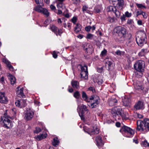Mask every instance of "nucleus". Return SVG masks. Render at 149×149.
<instances>
[{
  "mask_svg": "<svg viewBox=\"0 0 149 149\" xmlns=\"http://www.w3.org/2000/svg\"><path fill=\"white\" fill-rule=\"evenodd\" d=\"M137 130L145 133L149 131V119L145 118L143 120L137 121Z\"/></svg>",
  "mask_w": 149,
  "mask_h": 149,
  "instance_id": "1",
  "label": "nucleus"
},
{
  "mask_svg": "<svg viewBox=\"0 0 149 149\" xmlns=\"http://www.w3.org/2000/svg\"><path fill=\"white\" fill-rule=\"evenodd\" d=\"M114 31L117 34V39L120 42L124 40L127 33L126 29L121 26H118L115 27Z\"/></svg>",
  "mask_w": 149,
  "mask_h": 149,
  "instance_id": "2",
  "label": "nucleus"
},
{
  "mask_svg": "<svg viewBox=\"0 0 149 149\" xmlns=\"http://www.w3.org/2000/svg\"><path fill=\"white\" fill-rule=\"evenodd\" d=\"M136 40L138 45L140 46L146 42V35L144 31H140L137 32L136 35Z\"/></svg>",
  "mask_w": 149,
  "mask_h": 149,
  "instance_id": "3",
  "label": "nucleus"
},
{
  "mask_svg": "<svg viewBox=\"0 0 149 149\" xmlns=\"http://www.w3.org/2000/svg\"><path fill=\"white\" fill-rule=\"evenodd\" d=\"M10 118V116H8L7 113H4V116L1 118L0 121L1 124L3 127L7 129L11 127L12 126L11 125V121L9 119Z\"/></svg>",
  "mask_w": 149,
  "mask_h": 149,
  "instance_id": "4",
  "label": "nucleus"
},
{
  "mask_svg": "<svg viewBox=\"0 0 149 149\" xmlns=\"http://www.w3.org/2000/svg\"><path fill=\"white\" fill-rule=\"evenodd\" d=\"M145 66V62L141 60L137 61L134 65V69L139 72L140 77L142 76V72L144 71Z\"/></svg>",
  "mask_w": 149,
  "mask_h": 149,
  "instance_id": "5",
  "label": "nucleus"
},
{
  "mask_svg": "<svg viewBox=\"0 0 149 149\" xmlns=\"http://www.w3.org/2000/svg\"><path fill=\"white\" fill-rule=\"evenodd\" d=\"M120 132L122 133H124L126 136L128 137H132L134 133L132 129L126 126L122 127Z\"/></svg>",
  "mask_w": 149,
  "mask_h": 149,
  "instance_id": "6",
  "label": "nucleus"
},
{
  "mask_svg": "<svg viewBox=\"0 0 149 149\" xmlns=\"http://www.w3.org/2000/svg\"><path fill=\"white\" fill-rule=\"evenodd\" d=\"M88 102H91V107L93 108L96 107L100 102L99 97L97 95H92L89 100H87Z\"/></svg>",
  "mask_w": 149,
  "mask_h": 149,
  "instance_id": "7",
  "label": "nucleus"
},
{
  "mask_svg": "<svg viewBox=\"0 0 149 149\" xmlns=\"http://www.w3.org/2000/svg\"><path fill=\"white\" fill-rule=\"evenodd\" d=\"M107 11L108 12H113L115 14L116 17L118 18H119L120 15L121 11L116 8V6H109L107 8Z\"/></svg>",
  "mask_w": 149,
  "mask_h": 149,
  "instance_id": "8",
  "label": "nucleus"
},
{
  "mask_svg": "<svg viewBox=\"0 0 149 149\" xmlns=\"http://www.w3.org/2000/svg\"><path fill=\"white\" fill-rule=\"evenodd\" d=\"M34 112L31 110L29 109L27 110L25 113V119L27 120H31L33 117Z\"/></svg>",
  "mask_w": 149,
  "mask_h": 149,
  "instance_id": "9",
  "label": "nucleus"
},
{
  "mask_svg": "<svg viewBox=\"0 0 149 149\" xmlns=\"http://www.w3.org/2000/svg\"><path fill=\"white\" fill-rule=\"evenodd\" d=\"M84 49L87 53L91 54L92 53L93 51V48L91 45L88 43L86 44L84 47Z\"/></svg>",
  "mask_w": 149,
  "mask_h": 149,
  "instance_id": "10",
  "label": "nucleus"
},
{
  "mask_svg": "<svg viewBox=\"0 0 149 149\" xmlns=\"http://www.w3.org/2000/svg\"><path fill=\"white\" fill-rule=\"evenodd\" d=\"M113 61L111 59L106 60L105 66L107 70H111L113 68Z\"/></svg>",
  "mask_w": 149,
  "mask_h": 149,
  "instance_id": "11",
  "label": "nucleus"
},
{
  "mask_svg": "<svg viewBox=\"0 0 149 149\" xmlns=\"http://www.w3.org/2000/svg\"><path fill=\"white\" fill-rule=\"evenodd\" d=\"M51 29L52 31L57 36L58 35L61 36L62 33V30L59 29H58L54 25H52L51 26Z\"/></svg>",
  "mask_w": 149,
  "mask_h": 149,
  "instance_id": "12",
  "label": "nucleus"
},
{
  "mask_svg": "<svg viewBox=\"0 0 149 149\" xmlns=\"http://www.w3.org/2000/svg\"><path fill=\"white\" fill-rule=\"evenodd\" d=\"M8 102L7 98L5 96L4 92H0V102L2 103L6 104Z\"/></svg>",
  "mask_w": 149,
  "mask_h": 149,
  "instance_id": "13",
  "label": "nucleus"
},
{
  "mask_svg": "<svg viewBox=\"0 0 149 149\" xmlns=\"http://www.w3.org/2000/svg\"><path fill=\"white\" fill-rule=\"evenodd\" d=\"M117 3L116 6V8L120 11L122 10L124 7V0H117Z\"/></svg>",
  "mask_w": 149,
  "mask_h": 149,
  "instance_id": "14",
  "label": "nucleus"
},
{
  "mask_svg": "<svg viewBox=\"0 0 149 149\" xmlns=\"http://www.w3.org/2000/svg\"><path fill=\"white\" fill-rule=\"evenodd\" d=\"M130 99L127 96L125 97L122 99V104L125 107L130 106Z\"/></svg>",
  "mask_w": 149,
  "mask_h": 149,
  "instance_id": "15",
  "label": "nucleus"
},
{
  "mask_svg": "<svg viewBox=\"0 0 149 149\" xmlns=\"http://www.w3.org/2000/svg\"><path fill=\"white\" fill-rule=\"evenodd\" d=\"M134 107L136 110L142 109L143 108V102L139 101L135 104Z\"/></svg>",
  "mask_w": 149,
  "mask_h": 149,
  "instance_id": "16",
  "label": "nucleus"
},
{
  "mask_svg": "<svg viewBox=\"0 0 149 149\" xmlns=\"http://www.w3.org/2000/svg\"><path fill=\"white\" fill-rule=\"evenodd\" d=\"M113 112L118 116H120L122 115L123 111L122 109L120 107H115L113 109Z\"/></svg>",
  "mask_w": 149,
  "mask_h": 149,
  "instance_id": "17",
  "label": "nucleus"
},
{
  "mask_svg": "<svg viewBox=\"0 0 149 149\" xmlns=\"http://www.w3.org/2000/svg\"><path fill=\"white\" fill-rule=\"evenodd\" d=\"M108 102L109 106H112L116 105L118 101L116 98L112 97L109 99Z\"/></svg>",
  "mask_w": 149,
  "mask_h": 149,
  "instance_id": "18",
  "label": "nucleus"
},
{
  "mask_svg": "<svg viewBox=\"0 0 149 149\" xmlns=\"http://www.w3.org/2000/svg\"><path fill=\"white\" fill-rule=\"evenodd\" d=\"M16 93L17 95L20 97H22L24 96L23 93V89L22 88H20L19 86H18L16 90Z\"/></svg>",
  "mask_w": 149,
  "mask_h": 149,
  "instance_id": "19",
  "label": "nucleus"
},
{
  "mask_svg": "<svg viewBox=\"0 0 149 149\" xmlns=\"http://www.w3.org/2000/svg\"><path fill=\"white\" fill-rule=\"evenodd\" d=\"M79 113H80L84 114L85 112L87 111L88 109L86 107L84 104H82L81 106H79Z\"/></svg>",
  "mask_w": 149,
  "mask_h": 149,
  "instance_id": "20",
  "label": "nucleus"
},
{
  "mask_svg": "<svg viewBox=\"0 0 149 149\" xmlns=\"http://www.w3.org/2000/svg\"><path fill=\"white\" fill-rule=\"evenodd\" d=\"M97 144L98 146H102L103 145L101 137L100 136H97L95 139Z\"/></svg>",
  "mask_w": 149,
  "mask_h": 149,
  "instance_id": "21",
  "label": "nucleus"
},
{
  "mask_svg": "<svg viewBox=\"0 0 149 149\" xmlns=\"http://www.w3.org/2000/svg\"><path fill=\"white\" fill-rule=\"evenodd\" d=\"M8 77L12 84L13 85L15 84L16 82V79L14 76L9 73L8 74Z\"/></svg>",
  "mask_w": 149,
  "mask_h": 149,
  "instance_id": "22",
  "label": "nucleus"
},
{
  "mask_svg": "<svg viewBox=\"0 0 149 149\" xmlns=\"http://www.w3.org/2000/svg\"><path fill=\"white\" fill-rule=\"evenodd\" d=\"M65 0H56L55 2L57 4V7L60 9L63 7V2Z\"/></svg>",
  "mask_w": 149,
  "mask_h": 149,
  "instance_id": "23",
  "label": "nucleus"
},
{
  "mask_svg": "<svg viewBox=\"0 0 149 149\" xmlns=\"http://www.w3.org/2000/svg\"><path fill=\"white\" fill-rule=\"evenodd\" d=\"M71 83L72 86L74 88L77 89L79 88V83L77 81L72 80Z\"/></svg>",
  "mask_w": 149,
  "mask_h": 149,
  "instance_id": "24",
  "label": "nucleus"
},
{
  "mask_svg": "<svg viewBox=\"0 0 149 149\" xmlns=\"http://www.w3.org/2000/svg\"><path fill=\"white\" fill-rule=\"evenodd\" d=\"M47 135L46 133H44L37 136L36 139L38 140L39 141L45 138L47 136Z\"/></svg>",
  "mask_w": 149,
  "mask_h": 149,
  "instance_id": "25",
  "label": "nucleus"
},
{
  "mask_svg": "<svg viewBox=\"0 0 149 149\" xmlns=\"http://www.w3.org/2000/svg\"><path fill=\"white\" fill-rule=\"evenodd\" d=\"M96 82L99 85L101 84L103 82V77L101 75L98 76L96 79Z\"/></svg>",
  "mask_w": 149,
  "mask_h": 149,
  "instance_id": "26",
  "label": "nucleus"
},
{
  "mask_svg": "<svg viewBox=\"0 0 149 149\" xmlns=\"http://www.w3.org/2000/svg\"><path fill=\"white\" fill-rule=\"evenodd\" d=\"M81 25L77 23L76 24V26L74 28L75 32L76 33L79 32L81 30Z\"/></svg>",
  "mask_w": 149,
  "mask_h": 149,
  "instance_id": "27",
  "label": "nucleus"
},
{
  "mask_svg": "<svg viewBox=\"0 0 149 149\" xmlns=\"http://www.w3.org/2000/svg\"><path fill=\"white\" fill-rule=\"evenodd\" d=\"M88 71H81V78L86 79L88 77Z\"/></svg>",
  "mask_w": 149,
  "mask_h": 149,
  "instance_id": "28",
  "label": "nucleus"
},
{
  "mask_svg": "<svg viewBox=\"0 0 149 149\" xmlns=\"http://www.w3.org/2000/svg\"><path fill=\"white\" fill-rule=\"evenodd\" d=\"M148 52V51L147 49H142L141 51L138 54L139 56H144Z\"/></svg>",
  "mask_w": 149,
  "mask_h": 149,
  "instance_id": "29",
  "label": "nucleus"
},
{
  "mask_svg": "<svg viewBox=\"0 0 149 149\" xmlns=\"http://www.w3.org/2000/svg\"><path fill=\"white\" fill-rule=\"evenodd\" d=\"M43 5L42 4L39 5L37 6L34 8L33 10L38 13H40L41 11V10L43 8L41 6H42Z\"/></svg>",
  "mask_w": 149,
  "mask_h": 149,
  "instance_id": "30",
  "label": "nucleus"
},
{
  "mask_svg": "<svg viewBox=\"0 0 149 149\" xmlns=\"http://www.w3.org/2000/svg\"><path fill=\"white\" fill-rule=\"evenodd\" d=\"M82 96L83 99L87 102H88L87 100L90 99V97H88L86 93L84 91H82Z\"/></svg>",
  "mask_w": 149,
  "mask_h": 149,
  "instance_id": "31",
  "label": "nucleus"
},
{
  "mask_svg": "<svg viewBox=\"0 0 149 149\" xmlns=\"http://www.w3.org/2000/svg\"><path fill=\"white\" fill-rule=\"evenodd\" d=\"M120 116H121L123 119L127 120L128 118L129 115L127 113H123V112L122 113V115H120Z\"/></svg>",
  "mask_w": 149,
  "mask_h": 149,
  "instance_id": "32",
  "label": "nucleus"
},
{
  "mask_svg": "<svg viewBox=\"0 0 149 149\" xmlns=\"http://www.w3.org/2000/svg\"><path fill=\"white\" fill-rule=\"evenodd\" d=\"M59 141L57 138H55L53 139L52 143V145L55 146L58 144Z\"/></svg>",
  "mask_w": 149,
  "mask_h": 149,
  "instance_id": "33",
  "label": "nucleus"
},
{
  "mask_svg": "<svg viewBox=\"0 0 149 149\" xmlns=\"http://www.w3.org/2000/svg\"><path fill=\"white\" fill-rule=\"evenodd\" d=\"M20 100L21 104V107H25L26 104V100H25L22 99H20Z\"/></svg>",
  "mask_w": 149,
  "mask_h": 149,
  "instance_id": "34",
  "label": "nucleus"
},
{
  "mask_svg": "<svg viewBox=\"0 0 149 149\" xmlns=\"http://www.w3.org/2000/svg\"><path fill=\"white\" fill-rule=\"evenodd\" d=\"M116 54L118 56H123L125 54V52L123 51H121L120 50H118L115 52Z\"/></svg>",
  "mask_w": 149,
  "mask_h": 149,
  "instance_id": "35",
  "label": "nucleus"
},
{
  "mask_svg": "<svg viewBox=\"0 0 149 149\" xmlns=\"http://www.w3.org/2000/svg\"><path fill=\"white\" fill-rule=\"evenodd\" d=\"M99 129L98 128L96 127L94 129L93 131H91V134H97L99 133Z\"/></svg>",
  "mask_w": 149,
  "mask_h": 149,
  "instance_id": "36",
  "label": "nucleus"
},
{
  "mask_svg": "<svg viewBox=\"0 0 149 149\" xmlns=\"http://www.w3.org/2000/svg\"><path fill=\"white\" fill-rule=\"evenodd\" d=\"M81 71H88L87 66L86 65H84V66L81 65Z\"/></svg>",
  "mask_w": 149,
  "mask_h": 149,
  "instance_id": "37",
  "label": "nucleus"
},
{
  "mask_svg": "<svg viewBox=\"0 0 149 149\" xmlns=\"http://www.w3.org/2000/svg\"><path fill=\"white\" fill-rule=\"evenodd\" d=\"M141 145L145 147L148 146H149V143L146 140H144L143 141H142L141 143Z\"/></svg>",
  "mask_w": 149,
  "mask_h": 149,
  "instance_id": "38",
  "label": "nucleus"
},
{
  "mask_svg": "<svg viewBox=\"0 0 149 149\" xmlns=\"http://www.w3.org/2000/svg\"><path fill=\"white\" fill-rule=\"evenodd\" d=\"M135 88L136 89L142 90L143 88L141 85L136 84L134 86Z\"/></svg>",
  "mask_w": 149,
  "mask_h": 149,
  "instance_id": "39",
  "label": "nucleus"
},
{
  "mask_svg": "<svg viewBox=\"0 0 149 149\" xmlns=\"http://www.w3.org/2000/svg\"><path fill=\"white\" fill-rule=\"evenodd\" d=\"M80 94L78 91H76L74 94V96L76 98L78 99L79 97Z\"/></svg>",
  "mask_w": 149,
  "mask_h": 149,
  "instance_id": "40",
  "label": "nucleus"
},
{
  "mask_svg": "<svg viewBox=\"0 0 149 149\" xmlns=\"http://www.w3.org/2000/svg\"><path fill=\"white\" fill-rule=\"evenodd\" d=\"M44 13L43 14L47 17H48L49 15V13L48 10L45 8Z\"/></svg>",
  "mask_w": 149,
  "mask_h": 149,
  "instance_id": "41",
  "label": "nucleus"
},
{
  "mask_svg": "<svg viewBox=\"0 0 149 149\" xmlns=\"http://www.w3.org/2000/svg\"><path fill=\"white\" fill-rule=\"evenodd\" d=\"M136 5L137 6L138 8H141V9H142L143 8H146V7H145V6L144 5H143L142 4H139V3H137L136 4Z\"/></svg>",
  "mask_w": 149,
  "mask_h": 149,
  "instance_id": "42",
  "label": "nucleus"
},
{
  "mask_svg": "<svg viewBox=\"0 0 149 149\" xmlns=\"http://www.w3.org/2000/svg\"><path fill=\"white\" fill-rule=\"evenodd\" d=\"M3 62L6 64L8 67L11 65L10 62L6 59H3Z\"/></svg>",
  "mask_w": 149,
  "mask_h": 149,
  "instance_id": "43",
  "label": "nucleus"
},
{
  "mask_svg": "<svg viewBox=\"0 0 149 149\" xmlns=\"http://www.w3.org/2000/svg\"><path fill=\"white\" fill-rule=\"evenodd\" d=\"M35 1L37 4L42 5L43 0H35Z\"/></svg>",
  "mask_w": 149,
  "mask_h": 149,
  "instance_id": "44",
  "label": "nucleus"
},
{
  "mask_svg": "<svg viewBox=\"0 0 149 149\" xmlns=\"http://www.w3.org/2000/svg\"><path fill=\"white\" fill-rule=\"evenodd\" d=\"M41 131V129L39 127H36V130L34 131L35 133H38Z\"/></svg>",
  "mask_w": 149,
  "mask_h": 149,
  "instance_id": "45",
  "label": "nucleus"
},
{
  "mask_svg": "<svg viewBox=\"0 0 149 149\" xmlns=\"http://www.w3.org/2000/svg\"><path fill=\"white\" fill-rule=\"evenodd\" d=\"M15 104L18 107L21 106L20 100H17L15 102Z\"/></svg>",
  "mask_w": 149,
  "mask_h": 149,
  "instance_id": "46",
  "label": "nucleus"
},
{
  "mask_svg": "<svg viewBox=\"0 0 149 149\" xmlns=\"http://www.w3.org/2000/svg\"><path fill=\"white\" fill-rule=\"evenodd\" d=\"M124 15L126 17H130L131 16L132 14L131 13H129L128 11H126L125 12V14Z\"/></svg>",
  "mask_w": 149,
  "mask_h": 149,
  "instance_id": "47",
  "label": "nucleus"
},
{
  "mask_svg": "<svg viewBox=\"0 0 149 149\" xmlns=\"http://www.w3.org/2000/svg\"><path fill=\"white\" fill-rule=\"evenodd\" d=\"M82 10L84 13L85 12L88 13L89 12V10H88V8L86 6H83L82 8Z\"/></svg>",
  "mask_w": 149,
  "mask_h": 149,
  "instance_id": "48",
  "label": "nucleus"
},
{
  "mask_svg": "<svg viewBox=\"0 0 149 149\" xmlns=\"http://www.w3.org/2000/svg\"><path fill=\"white\" fill-rule=\"evenodd\" d=\"M107 20L111 22H113L115 21L114 18L113 17H109L107 18Z\"/></svg>",
  "mask_w": 149,
  "mask_h": 149,
  "instance_id": "49",
  "label": "nucleus"
},
{
  "mask_svg": "<svg viewBox=\"0 0 149 149\" xmlns=\"http://www.w3.org/2000/svg\"><path fill=\"white\" fill-rule=\"evenodd\" d=\"M83 130L84 132H87L89 134H91V130H89L85 127H83Z\"/></svg>",
  "mask_w": 149,
  "mask_h": 149,
  "instance_id": "50",
  "label": "nucleus"
},
{
  "mask_svg": "<svg viewBox=\"0 0 149 149\" xmlns=\"http://www.w3.org/2000/svg\"><path fill=\"white\" fill-rule=\"evenodd\" d=\"M126 17L124 14H123L120 17V19L122 22H123L125 20V17Z\"/></svg>",
  "mask_w": 149,
  "mask_h": 149,
  "instance_id": "51",
  "label": "nucleus"
},
{
  "mask_svg": "<svg viewBox=\"0 0 149 149\" xmlns=\"http://www.w3.org/2000/svg\"><path fill=\"white\" fill-rule=\"evenodd\" d=\"M107 53V51L106 49L103 50L101 53V55L102 56H105Z\"/></svg>",
  "mask_w": 149,
  "mask_h": 149,
  "instance_id": "52",
  "label": "nucleus"
},
{
  "mask_svg": "<svg viewBox=\"0 0 149 149\" xmlns=\"http://www.w3.org/2000/svg\"><path fill=\"white\" fill-rule=\"evenodd\" d=\"M50 8L52 10L54 11V12H55V11H56V7L53 5H51L50 6Z\"/></svg>",
  "mask_w": 149,
  "mask_h": 149,
  "instance_id": "53",
  "label": "nucleus"
},
{
  "mask_svg": "<svg viewBox=\"0 0 149 149\" xmlns=\"http://www.w3.org/2000/svg\"><path fill=\"white\" fill-rule=\"evenodd\" d=\"M91 29V27L90 26H86L85 28V30L88 32Z\"/></svg>",
  "mask_w": 149,
  "mask_h": 149,
  "instance_id": "54",
  "label": "nucleus"
},
{
  "mask_svg": "<svg viewBox=\"0 0 149 149\" xmlns=\"http://www.w3.org/2000/svg\"><path fill=\"white\" fill-rule=\"evenodd\" d=\"M55 12L58 15H61L62 14V13L61 10H57V9L55 11Z\"/></svg>",
  "mask_w": 149,
  "mask_h": 149,
  "instance_id": "55",
  "label": "nucleus"
},
{
  "mask_svg": "<svg viewBox=\"0 0 149 149\" xmlns=\"http://www.w3.org/2000/svg\"><path fill=\"white\" fill-rule=\"evenodd\" d=\"M77 17H74L72 19V21L74 24H75L76 22L77 21Z\"/></svg>",
  "mask_w": 149,
  "mask_h": 149,
  "instance_id": "56",
  "label": "nucleus"
},
{
  "mask_svg": "<svg viewBox=\"0 0 149 149\" xmlns=\"http://www.w3.org/2000/svg\"><path fill=\"white\" fill-rule=\"evenodd\" d=\"M141 15H142L143 17L144 18H146L147 17V14L145 12H143Z\"/></svg>",
  "mask_w": 149,
  "mask_h": 149,
  "instance_id": "57",
  "label": "nucleus"
},
{
  "mask_svg": "<svg viewBox=\"0 0 149 149\" xmlns=\"http://www.w3.org/2000/svg\"><path fill=\"white\" fill-rule=\"evenodd\" d=\"M143 11H137L136 12V16L137 17L139 15H141Z\"/></svg>",
  "mask_w": 149,
  "mask_h": 149,
  "instance_id": "58",
  "label": "nucleus"
},
{
  "mask_svg": "<svg viewBox=\"0 0 149 149\" xmlns=\"http://www.w3.org/2000/svg\"><path fill=\"white\" fill-rule=\"evenodd\" d=\"M57 54L56 53V52H55V51H54L53 52V57L56 58L57 57Z\"/></svg>",
  "mask_w": 149,
  "mask_h": 149,
  "instance_id": "59",
  "label": "nucleus"
},
{
  "mask_svg": "<svg viewBox=\"0 0 149 149\" xmlns=\"http://www.w3.org/2000/svg\"><path fill=\"white\" fill-rule=\"evenodd\" d=\"M93 35L89 33L87 35L86 38L88 39H90L93 37Z\"/></svg>",
  "mask_w": 149,
  "mask_h": 149,
  "instance_id": "60",
  "label": "nucleus"
},
{
  "mask_svg": "<svg viewBox=\"0 0 149 149\" xmlns=\"http://www.w3.org/2000/svg\"><path fill=\"white\" fill-rule=\"evenodd\" d=\"M88 90L90 91H91L93 93L95 92V91L94 88L91 87L88 88Z\"/></svg>",
  "mask_w": 149,
  "mask_h": 149,
  "instance_id": "61",
  "label": "nucleus"
},
{
  "mask_svg": "<svg viewBox=\"0 0 149 149\" xmlns=\"http://www.w3.org/2000/svg\"><path fill=\"white\" fill-rule=\"evenodd\" d=\"M131 64L130 63H128V64L126 65V69H129L131 68Z\"/></svg>",
  "mask_w": 149,
  "mask_h": 149,
  "instance_id": "62",
  "label": "nucleus"
},
{
  "mask_svg": "<svg viewBox=\"0 0 149 149\" xmlns=\"http://www.w3.org/2000/svg\"><path fill=\"white\" fill-rule=\"evenodd\" d=\"M79 113L80 116L81 118V119L83 120H84V118L83 115L84 114L80 113Z\"/></svg>",
  "mask_w": 149,
  "mask_h": 149,
  "instance_id": "63",
  "label": "nucleus"
},
{
  "mask_svg": "<svg viewBox=\"0 0 149 149\" xmlns=\"http://www.w3.org/2000/svg\"><path fill=\"white\" fill-rule=\"evenodd\" d=\"M132 20L131 19H128L127 21V24H130L132 23Z\"/></svg>",
  "mask_w": 149,
  "mask_h": 149,
  "instance_id": "64",
  "label": "nucleus"
}]
</instances>
